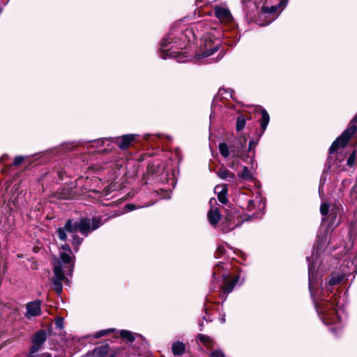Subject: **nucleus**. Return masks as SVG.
I'll return each instance as SVG.
<instances>
[{"instance_id": "nucleus-1", "label": "nucleus", "mask_w": 357, "mask_h": 357, "mask_svg": "<svg viewBox=\"0 0 357 357\" xmlns=\"http://www.w3.org/2000/svg\"><path fill=\"white\" fill-rule=\"evenodd\" d=\"M72 251L67 243L61 247L60 258L55 261L54 265V276L52 278L53 288L57 294L63 289L62 282L64 274L71 275L75 265V257L71 256Z\"/></svg>"}, {"instance_id": "nucleus-2", "label": "nucleus", "mask_w": 357, "mask_h": 357, "mask_svg": "<svg viewBox=\"0 0 357 357\" xmlns=\"http://www.w3.org/2000/svg\"><path fill=\"white\" fill-rule=\"evenodd\" d=\"M102 225L101 220L99 218H93L92 219L84 218L80 220L79 222L74 221L72 219H68L64 227H59L56 229L59 238L61 241L67 240V232L75 234L79 231L82 234L87 236L88 234L98 229Z\"/></svg>"}, {"instance_id": "nucleus-3", "label": "nucleus", "mask_w": 357, "mask_h": 357, "mask_svg": "<svg viewBox=\"0 0 357 357\" xmlns=\"http://www.w3.org/2000/svg\"><path fill=\"white\" fill-rule=\"evenodd\" d=\"M357 123V114L353 119L349 128L344 131V132L336 139L330 147L329 152L333 153L336 151L339 148L344 147L351 137L355 134L357 128L353 123Z\"/></svg>"}, {"instance_id": "nucleus-4", "label": "nucleus", "mask_w": 357, "mask_h": 357, "mask_svg": "<svg viewBox=\"0 0 357 357\" xmlns=\"http://www.w3.org/2000/svg\"><path fill=\"white\" fill-rule=\"evenodd\" d=\"M46 339L47 333L45 330H40L38 331L32 338L33 345L31 347L30 353L35 354L37 352L45 342Z\"/></svg>"}, {"instance_id": "nucleus-5", "label": "nucleus", "mask_w": 357, "mask_h": 357, "mask_svg": "<svg viewBox=\"0 0 357 357\" xmlns=\"http://www.w3.org/2000/svg\"><path fill=\"white\" fill-rule=\"evenodd\" d=\"M26 310L25 317L29 319L40 316L41 314V301L37 300L28 303L26 305Z\"/></svg>"}, {"instance_id": "nucleus-6", "label": "nucleus", "mask_w": 357, "mask_h": 357, "mask_svg": "<svg viewBox=\"0 0 357 357\" xmlns=\"http://www.w3.org/2000/svg\"><path fill=\"white\" fill-rule=\"evenodd\" d=\"M336 299V296H333L331 301L327 300L326 301L325 303L319 304V306L317 307V311L325 315L328 314V311L329 310H331L333 312H335V307L337 306V302Z\"/></svg>"}, {"instance_id": "nucleus-7", "label": "nucleus", "mask_w": 357, "mask_h": 357, "mask_svg": "<svg viewBox=\"0 0 357 357\" xmlns=\"http://www.w3.org/2000/svg\"><path fill=\"white\" fill-rule=\"evenodd\" d=\"M215 15L222 22H228L231 19L230 11L225 8H216Z\"/></svg>"}, {"instance_id": "nucleus-8", "label": "nucleus", "mask_w": 357, "mask_h": 357, "mask_svg": "<svg viewBox=\"0 0 357 357\" xmlns=\"http://www.w3.org/2000/svg\"><path fill=\"white\" fill-rule=\"evenodd\" d=\"M135 139V135H126L122 136L118 142L119 147L123 150L128 149L131 143Z\"/></svg>"}, {"instance_id": "nucleus-9", "label": "nucleus", "mask_w": 357, "mask_h": 357, "mask_svg": "<svg viewBox=\"0 0 357 357\" xmlns=\"http://www.w3.org/2000/svg\"><path fill=\"white\" fill-rule=\"evenodd\" d=\"M217 174L220 178L227 181L234 182L236 179L235 174L226 168L219 169L217 172Z\"/></svg>"}, {"instance_id": "nucleus-10", "label": "nucleus", "mask_w": 357, "mask_h": 357, "mask_svg": "<svg viewBox=\"0 0 357 357\" xmlns=\"http://www.w3.org/2000/svg\"><path fill=\"white\" fill-rule=\"evenodd\" d=\"M238 282V277H235L234 278H233L231 280L227 278L226 280L225 281L224 285L222 287V290H223L224 294H227L231 292Z\"/></svg>"}, {"instance_id": "nucleus-11", "label": "nucleus", "mask_w": 357, "mask_h": 357, "mask_svg": "<svg viewBox=\"0 0 357 357\" xmlns=\"http://www.w3.org/2000/svg\"><path fill=\"white\" fill-rule=\"evenodd\" d=\"M227 189L225 185L220 186L217 185L215 188V192L218 193V200L222 204H226L227 199L226 197Z\"/></svg>"}, {"instance_id": "nucleus-12", "label": "nucleus", "mask_w": 357, "mask_h": 357, "mask_svg": "<svg viewBox=\"0 0 357 357\" xmlns=\"http://www.w3.org/2000/svg\"><path fill=\"white\" fill-rule=\"evenodd\" d=\"M208 221L211 225H215L220 219V215L217 209H211L207 214Z\"/></svg>"}, {"instance_id": "nucleus-13", "label": "nucleus", "mask_w": 357, "mask_h": 357, "mask_svg": "<svg viewBox=\"0 0 357 357\" xmlns=\"http://www.w3.org/2000/svg\"><path fill=\"white\" fill-rule=\"evenodd\" d=\"M172 353L175 356H180L185 353V346L181 342H176L172 346Z\"/></svg>"}, {"instance_id": "nucleus-14", "label": "nucleus", "mask_w": 357, "mask_h": 357, "mask_svg": "<svg viewBox=\"0 0 357 357\" xmlns=\"http://www.w3.org/2000/svg\"><path fill=\"white\" fill-rule=\"evenodd\" d=\"M269 121H270V117H269L268 112H266V110L263 109L261 110V119L260 121V126H261V128L263 132H264L265 130L266 129V127L269 123Z\"/></svg>"}, {"instance_id": "nucleus-15", "label": "nucleus", "mask_w": 357, "mask_h": 357, "mask_svg": "<svg viewBox=\"0 0 357 357\" xmlns=\"http://www.w3.org/2000/svg\"><path fill=\"white\" fill-rule=\"evenodd\" d=\"M337 215H340V209L335 206H333L330 208V211H329V215H328V218H330L331 219V224L332 225H334V224H338L339 222V220L336 222V218L337 217Z\"/></svg>"}, {"instance_id": "nucleus-16", "label": "nucleus", "mask_w": 357, "mask_h": 357, "mask_svg": "<svg viewBox=\"0 0 357 357\" xmlns=\"http://www.w3.org/2000/svg\"><path fill=\"white\" fill-rule=\"evenodd\" d=\"M197 340L207 347H213V341L209 336L203 334H199L197 335Z\"/></svg>"}, {"instance_id": "nucleus-17", "label": "nucleus", "mask_w": 357, "mask_h": 357, "mask_svg": "<svg viewBox=\"0 0 357 357\" xmlns=\"http://www.w3.org/2000/svg\"><path fill=\"white\" fill-rule=\"evenodd\" d=\"M308 278H309V289L312 292L313 283L315 280L314 277V267L312 264H309L308 265Z\"/></svg>"}, {"instance_id": "nucleus-18", "label": "nucleus", "mask_w": 357, "mask_h": 357, "mask_svg": "<svg viewBox=\"0 0 357 357\" xmlns=\"http://www.w3.org/2000/svg\"><path fill=\"white\" fill-rule=\"evenodd\" d=\"M344 278L342 275L332 274L329 280L328 284L330 286H334L339 284Z\"/></svg>"}, {"instance_id": "nucleus-19", "label": "nucleus", "mask_w": 357, "mask_h": 357, "mask_svg": "<svg viewBox=\"0 0 357 357\" xmlns=\"http://www.w3.org/2000/svg\"><path fill=\"white\" fill-rule=\"evenodd\" d=\"M107 353V347L102 346L93 350V355L96 357H104Z\"/></svg>"}, {"instance_id": "nucleus-20", "label": "nucleus", "mask_w": 357, "mask_h": 357, "mask_svg": "<svg viewBox=\"0 0 357 357\" xmlns=\"http://www.w3.org/2000/svg\"><path fill=\"white\" fill-rule=\"evenodd\" d=\"M218 149H219V151L222 157H224L225 158L229 157V147L226 143L222 142V143L219 144Z\"/></svg>"}, {"instance_id": "nucleus-21", "label": "nucleus", "mask_w": 357, "mask_h": 357, "mask_svg": "<svg viewBox=\"0 0 357 357\" xmlns=\"http://www.w3.org/2000/svg\"><path fill=\"white\" fill-rule=\"evenodd\" d=\"M238 176L242 179L251 181L252 180V175L247 167H244L243 171L238 174Z\"/></svg>"}, {"instance_id": "nucleus-22", "label": "nucleus", "mask_w": 357, "mask_h": 357, "mask_svg": "<svg viewBox=\"0 0 357 357\" xmlns=\"http://www.w3.org/2000/svg\"><path fill=\"white\" fill-rule=\"evenodd\" d=\"M245 122H246V121H245V116L243 115L239 116L237 118V121H236V130L238 131H240L242 129H243L245 126Z\"/></svg>"}, {"instance_id": "nucleus-23", "label": "nucleus", "mask_w": 357, "mask_h": 357, "mask_svg": "<svg viewBox=\"0 0 357 357\" xmlns=\"http://www.w3.org/2000/svg\"><path fill=\"white\" fill-rule=\"evenodd\" d=\"M121 336L125 339H127L129 342H132L135 341V337L133 334L126 330H122L120 332Z\"/></svg>"}, {"instance_id": "nucleus-24", "label": "nucleus", "mask_w": 357, "mask_h": 357, "mask_svg": "<svg viewBox=\"0 0 357 357\" xmlns=\"http://www.w3.org/2000/svg\"><path fill=\"white\" fill-rule=\"evenodd\" d=\"M73 244L75 246V251H77L79 245L82 243L83 239L80 238L77 234H73Z\"/></svg>"}, {"instance_id": "nucleus-25", "label": "nucleus", "mask_w": 357, "mask_h": 357, "mask_svg": "<svg viewBox=\"0 0 357 357\" xmlns=\"http://www.w3.org/2000/svg\"><path fill=\"white\" fill-rule=\"evenodd\" d=\"M217 50H218V47H215L209 50H206L204 52L202 53V55L199 54L198 58H204V57L209 56L212 55L215 52H216Z\"/></svg>"}, {"instance_id": "nucleus-26", "label": "nucleus", "mask_w": 357, "mask_h": 357, "mask_svg": "<svg viewBox=\"0 0 357 357\" xmlns=\"http://www.w3.org/2000/svg\"><path fill=\"white\" fill-rule=\"evenodd\" d=\"M330 208L326 204H322L320 207V212L323 215H326L329 213Z\"/></svg>"}, {"instance_id": "nucleus-27", "label": "nucleus", "mask_w": 357, "mask_h": 357, "mask_svg": "<svg viewBox=\"0 0 357 357\" xmlns=\"http://www.w3.org/2000/svg\"><path fill=\"white\" fill-rule=\"evenodd\" d=\"M225 249L222 245H218L216 249V255L218 257H220L224 255Z\"/></svg>"}, {"instance_id": "nucleus-28", "label": "nucleus", "mask_w": 357, "mask_h": 357, "mask_svg": "<svg viewBox=\"0 0 357 357\" xmlns=\"http://www.w3.org/2000/svg\"><path fill=\"white\" fill-rule=\"evenodd\" d=\"M211 357H225V355L221 351L215 350L211 353Z\"/></svg>"}, {"instance_id": "nucleus-29", "label": "nucleus", "mask_w": 357, "mask_h": 357, "mask_svg": "<svg viewBox=\"0 0 357 357\" xmlns=\"http://www.w3.org/2000/svg\"><path fill=\"white\" fill-rule=\"evenodd\" d=\"M24 160L23 156H17L15 158L13 165L15 166L20 165Z\"/></svg>"}, {"instance_id": "nucleus-30", "label": "nucleus", "mask_w": 357, "mask_h": 357, "mask_svg": "<svg viewBox=\"0 0 357 357\" xmlns=\"http://www.w3.org/2000/svg\"><path fill=\"white\" fill-rule=\"evenodd\" d=\"M354 160H355V152H353L347 160V165L349 166H352L354 163Z\"/></svg>"}, {"instance_id": "nucleus-31", "label": "nucleus", "mask_w": 357, "mask_h": 357, "mask_svg": "<svg viewBox=\"0 0 357 357\" xmlns=\"http://www.w3.org/2000/svg\"><path fill=\"white\" fill-rule=\"evenodd\" d=\"M111 330H103V331H100L98 332H97L95 335V337H102L104 335H105L106 334H107L109 332H110Z\"/></svg>"}, {"instance_id": "nucleus-32", "label": "nucleus", "mask_w": 357, "mask_h": 357, "mask_svg": "<svg viewBox=\"0 0 357 357\" xmlns=\"http://www.w3.org/2000/svg\"><path fill=\"white\" fill-rule=\"evenodd\" d=\"M255 208V204L252 199H249L248 201L247 209L248 211H252Z\"/></svg>"}, {"instance_id": "nucleus-33", "label": "nucleus", "mask_w": 357, "mask_h": 357, "mask_svg": "<svg viewBox=\"0 0 357 357\" xmlns=\"http://www.w3.org/2000/svg\"><path fill=\"white\" fill-rule=\"evenodd\" d=\"M262 10L266 13H274L276 10V8L274 6L268 7H263Z\"/></svg>"}, {"instance_id": "nucleus-34", "label": "nucleus", "mask_w": 357, "mask_h": 357, "mask_svg": "<svg viewBox=\"0 0 357 357\" xmlns=\"http://www.w3.org/2000/svg\"><path fill=\"white\" fill-rule=\"evenodd\" d=\"M171 42L169 41V38H164L161 42L162 48L165 49Z\"/></svg>"}, {"instance_id": "nucleus-35", "label": "nucleus", "mask_w": 357, "mask_h": 357, "mask_svg": "<svg viewBox=\"0 0 357 357\" xmlns=\"http://www.w3.org/2000/svg\"><path fill=\"white\" fill-rule=\"evenodd\" d=\"M56 325L57 327L59 328H62L63 327V321L61 319H58L56 321Z\"/></svg>"}, {"instance_id": "nucleus-36", "label": "nucleus", "mask_w": 357, "mask_h": 357, "mask_svg": "<svg viewBox=\"0 0 357 357\" xmlns=\"http://www.w3.org/2000/svg\"><path fill=\"white\" fill-rule=\"evenodd\" d=\"M246 140H247V139H246L245 136H243V137H241L240 138V141H241V142L242 143V145H241V149H243V147H244V144H245V143H246Z\"/></svg>"}, {"instance_id": "nucleus-37", "label": "nucleus", "mask_w": 357, "mask_h": 357, "mask_svg": "<svg viewBox=\"0 0 357 357\" xmlns=\"http://www.w3.org/2000/svg\"><path fill=\"white\" fill-rule=\"evenodd\" d=\"M126 208H128V211H131L135 208V205L129 204L126 206Z\"/></svg>"}, {"instance_id": "nucleus-38", "label": "nucleus", "mask_w": 357, "mask_h": 357, "mask_svg": "<svg viewBox=\"0 0 357 357\" xmlns=\"http://www.w3.org/2000/svg\"><path fill=\"white\" fill-rule=\"evenodd\" d=\"M256 146V144L254 142L253 140L250 141L249 142V151H251L252 148H255Z\"/></svg>"}, {"instance_id": "nucleus-39", "label": "nucleus", "mask_w": 357, "mask_h": 357, "mask_svg": "<svg viewBox=\"0 0 357 357\" xmlns=\"http://www.w3.org/2000/svg\"><path fill=\"white\" fill-rule=\"evenodd\" d=\"M43 357H52V355L49 353H45L43 354Z\"/></svg>"}]
</instances>
